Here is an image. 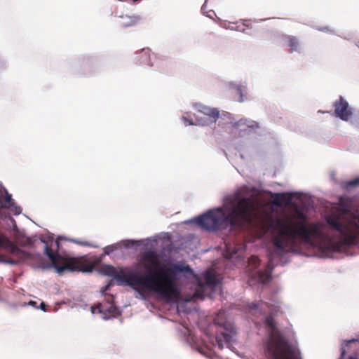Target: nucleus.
<instances>
[{"label": "nucleus", "mask_w": 359, "mask_h": 359, "mask_svg": "<svg viewBox=\"0 0 359 359\" xmlns=\"http://www.w3.org/2000/svg\"><path fill=\"white\" fill-rule=\"evenodd\" d=\"M142 260L154 267L151 269L146 265L144 268L148 273L144 275L130 269L118 270L112 266H106L102 269V272L138 292H152L168 301L177 298L179 292L175 285L177 272L188 271L189 267L177 265L173 267L163 266L158 255L152 250L145 252Z\"/></svg>", "instance_id": "obj_1"}, {"label": "nucleus", "mask_w": 359, "mask_h": 359, "mask_svg": "<svg viewBox=\"0 0 359 359\" xmlns=\"http://www.w3.org/2000/svg\"><path fill=\"white\" fill-rule=\"evenodd\" d=\"M274 229L276 234L272 238L273 249L269 252L267 271L258 272L259 278L263 283L269 280L271 278L274 268V257H280L287 251L293 250L297 247V241L310 243L313 238L322 236L320 224L309 222L306 215L302 211H297V215L276 219Z\"/></svg>", "instance_id": "obj_2"}, {"label": "nucleus", "mask_w": 359, "mask_h": 359, "mask_svg": "<svg viewBox=\"0 0 359 359\" xmlns=\"http://www.w3.org/2000/svg\"><path fill=\"white\" fill-rule=\"evenodd\" d=\"M259 203L254 196L243 197L234 201L226 208L208 210L194 219L200 227L207 231H217L230 227L233 230H244L257 219Z\"/></svg>", "instance_id": "obj_3"}, {"label": "nucleus", "mask_w": 359, "mask_h": 359, "mask_svg": "<svg viewBox=\"0 0 359 359\" xmlns=\"http://www.w3.org/2000/svg\"><path fill=\"white\" fill-rule=\"evenodd\" d=\"M326 222L341 235V239L334 242L332 248L339 252L344 246L355 245L359 241V216L351 215L343 218L341 215H332L326 217Z\"/></svg>", "instance_id": "obj_4"}, {"label": "nucleus", "mask_w": 359, "mask_h": 359, "mask_svg": "<svg viewBox=\"0 0 359 359\" xmlns=\"http://www.w3.org/2000/svg\"><path fill=\"white\" fill-rule=\"evenodd\" d=\"M264 324L271 330L266 346L269 359H302L299 351L276 330V321L272 316H266Z\"/></svg>", "instance_id": "obj_5"}, {"label": "nucleus", "mask_w": 359, "mask_h": 359, "mask_svg": "<svg viewBox=\"0 0 359 359\" xmlns=\"http://www.w3.org/2000/svg\"><path fill=\"white\" fill-rule=\"evenodd\" d=\"M44 252L60 274L65 271L91 272L100 262L97 259L90 260L83 257H62L58 252H54L47 244Z\"/></svg>", "instance_id": "obj_6"}, {"label": "nucleus", "mask_w": 359, "mask_h": 359, "mask_svg": "<svg viewBox=\"0 0 359 359\" xmlns=\"http://www.w3.org/2000/svg\"><path fill=\"white\" fill-rule=\"evenodd\" d=\"M334 114L336 116L341 120L348 121L353 116V111L349 107L348 102L342 97L336 100L334 103Z\"/></svg>", "instance_id": "obj_7"}, {"label": "nucleus", "mask_w": 359, "mask_h": 359, "mask_svg": "<svg viewBox=\"0 0 359 359\" xmlns=\"http://www.w3.org/2000/svg\"><path fill=\"white\" fill-rule=\"evenodd\" d=\"M0 248L9 250L13 255L16 256L25 255V252L12 243L6 236L0 234Z\"/></svg>", "instance_id": "obj_8"}, {"label": "nucleus", "mask_w": 359, "mask_h": 359, "mask_svg": "<svg viewBox=\"0 0 359 359\" xmlns=\"http://www.w3.org/2000/svg\"><path fill=\"white\" fill-rule=\"evenodd\" d=\"M140 21L141 18L139 16L125 15L121 16V20L118 22V25L121 27L127 28L137 25Z\"/></svg>", "instance_id": "obj_9"}, {"label": "nucleus", "mask_w": 359, "mask_h": 359, "mask_svg": "<svg viewBox=\"0 0 359 359\" xmlns=\"http://www.w3.org/2000/svg\"><path fill=\"white\" fill-rule=\"evenodd\" d=\"M204 283L199 282L198 285L200 287H203L205 285L214 287L217 285L218 282L215 274L210 271H206L203 276Z\"/></svg>", "instance_id": "obj_10"}, {"label": "nucleus", "mask_w": 359, "mask_h": 359, "mask_svg": "<svg viewBox=\"0 0 359 359\" xmlns=\"http://www.w3.org/2000/svg\"><path fill=\"white\" fill-rule=\"evenodd\" d=\"M199 111L208 116L212 123H215L219 117V111L216 108H210L207 106H201Z\"/></svg>", "instance_id": "obj_11"}, {"label": "nucleus", "mask_w": 359, "mask_h": 359, "mask_svg": "<svg viewBox=\"0 0 359 359\" xmlns=\"http://www.w3.org/2000/svg\"><path fill=\"white\" fill-rule=\"evenodd\" d=\"M137 63L139 65H150V50L149 48H142L137 56Z\"/></svg>", "instance_id": "obj_12"}, {"label": "nucleus", "mask_w": 359, "mask_h": 359, "mask_svg": "<svg viewBox=\"0 0 359 359\" xmlns=\"http://www.w3.org/2000/svg\"><path fill=\"white\" fill-rule=\"evenodd\" d=\"M285 41L287 43V46L290 47V53L298 50L299 43V39L296 36H286L285 37Z\"/></svg>", "instance_id": "obj_13"}, {"label": "nucleus", "mask_w": 359, "mask_h": 359, "mask_svg": "<svg viewBox=\"0 0 359 359\" xmlns=\"http://www.w3.org/2000/svg\"><path fill=\"white\" fill-rule=\"evenodd\" d=\"M242 126H246L251 130H256L259 128V123L249 119L242 118L235 123L236 127H241Z\"/></svg>", "instance_id": "obj_14"}, {"label": "nucleus", "mask_w": 359, "mask_h": 359, "mask_svg": "<svg viewBox=\"0 0 359 359\" xmlns=\"http://www.w3.org/2000/svg\"><path fill=\"white\" fill-rule=\"evenodd\" d=\"M3 201H4V204H5L4 206L6 208H10L14 204V202L12 199L11 195L9 194L6 190H5L4 191V193L2 192L0 194V204L1 205L3 202Z\"/></svg>", "instance_id": "obj_15"}, {"label": "nucleus", "mask_w": 359, "mask_h": 359, "mask_svg": "<svg viewBox=\"0 0 359 359\" xmlns=\"http://www.w3.org/2000/svg\"><path fill=\"white\" fill-rule=\"evenodd\" d=\"M259 307H260L259 304L256 302H252L248 305V311L252 315L262 313V310L260 309Z\"/></svg>", "instance_id": "obj_16"}, {"label": "nucleus", "mask_w": 359, "mask_h": 359, "mask_svg": "<svg viewBox=\"0 0 359 359\" xmlns=\"http://www.w3.org/2000/svg\"><path fill=\"white\" fill-rule=\"evenodd\" d=\"M223 318H224V312L219 311L218 313V314L217 315V316L215 318V320H214L215 323L219 326L226 327V322L224 321V320Z\"/></svg>", "instance_id": "obj_17"}, {"label": "nucleus", "mask_w": 359, "mask_h": 359, "mask_svg": "<svg viewBox=\"0 0 359 359\" xmlns=\"http://www.w3.org/2000/svg\"><path fill=\"white\" fill-rule=\"evenodd\" d=\"M359 187V177L352 180L346 182L344 185V188L346 190H351L353 188Z\"/></svg>", "instance_id": "obj_18"}, {"label": "nucleus", "mask_w": 359, "mask_h": 359, "mask_svg": "<svg viewBox=\"0 0 359 359\" xmlns=\"http://www.w3.org/2000/svg\"><path fill=\"white\" fill-rule=\"evenodd\" d=\"M249 27V22L248 20H245L243 22H241L238 25H237L235 29L239 32H245L246 30V27Z\"/></svg>", "instance_id": "obj_19"}, {"label": "nucleus", "mask_w": 359, "mask_h": 359, "mask_svg": "<svg viewBox=\"0 0 359 359\" xmlns=\"http://www.w3.org/2000/svg\"><path fill=\"white\" fill-rule=\"evenodd\" d=\"M236 91L239 95V102H243L244 101V90L241 86H236Z\"/></svg>", "instance_id": "obj_20"}, {"label": "nucleus", "mask_w": 359, "mask_h": 359, "mask_svg": "<svg viewBox=\"0 0 359 359\" xmlns=\"http://www.w3.org/2000/svg\"><path fill=\"white\" fill-rule=\"evenodd\" d=\"M117 249V247L114 245H107L104 248V252L105 255H110L111 252L115 251Z\"/></svg>", "instance_id": "obj_21"}, {"label": "nucleus", "mask_w": 359, "mask_h": 359, "mask_svg": "<svg viewBox=\"0 0 359 359\" xmlns=\"http://www.w3.org/2000/svg\"><path fill=\"white\" fill-rule=\"evenodd\" d=\"M338 359H358L355 355H351L346 358V350L344 347L341 348V355Z\"/></svg>", "instance_id": "obj_22"}, {"label": "nucleus", "mask_w": 359, "mask_h": 359, "mask_svg": "<svg viewBox=\"0 0 359 359\" xmlns=\"http://www.w3.org/2000/svg\"><path fill=\"white\" fill-rule=\"evenodd\" d=\"M284 199H285L284 194H277V196H276V198L274 199L273 203L276 205H280L281 203V201H283Z\"/></svg>", "instance_id": "obj_23"}, {"label": "nucleus", "mask_w": 359, "mask_h": 359, "mask_svg": "<svg viewBox=\"0 0 359 359\" xmlns=\"http://www.w3.org/2000/svg\"><path fill=\"white\" fill-rule=\"evenodd\" d=\"M236 253V251L233 250L232 252H230L229 255H228L229 254V248H227L226 252V256L227 258L229 259L231 257H233V255H235Z\"/></svg>", "instance_id": "obj_24"}, {"label": "nucleus", "mask_w": 359, "mask_h": 359, "mask_svg": "<svg viewBox=\"0 0 359 359\" xmlns=\"http://www.w3.org/2000/svg\"><path fill=\"white\" fill-rule=\"evenodd\" d=\"M33 244V240L31 238H26V241L24 243L25 245H32Z\"/></svg>", "instance_id": "obj_25"}, {"label": "nucleus", "mask_w": 359, "mask_h": 359, "mask_svg": "<svg viewBox=\"0 0 359 359\" xmlns=\"http://www.w3.org/2000/svg\"><path fill=\"white\" fill-rule=\"evenodd\" d=\"M75 243H79V244H80L81 245H83V246H90V244L88 242H87V241H82V242H81V241H75Z\"/></svg>", "instance_id": "obj_26"}, {"label": "nucleus", "mask_w": 359, "mask_h": 359, "mask_svg": "<svg viewBox=\"0 0 359 359\" xmlns=\"http://www.w3.org/2000/svg\"><path fill=\"white\" fill-rule=\"evenodd\" d=\"M217 345L219 346V348L220 349H222L224 348V346H223V343L222 341H221V339H217Z\"/></svg>", "instance_id": "obj_27"}, {"label": "nucleus", "mask_w": 359, "mask_h": 359, "mask_svg": "<svg viewBox=\"0 0 359 359\" xmlns=\"http://www.w3.org/2000/svg\"><path fill=\"white\" fill-rule=\"evenodd\" d=\"M40 309L43 311H46V304H44V302H41L40 304Z\"/></svg>", "instance_id": "obj_28"}, {"label": "nucleus", "mask_w": 359, "mask_h": 359, "mask_svg": "<svg viewBox=\"0 0 359 359\" xmlns=\"http://www.w3.org/2000/svg\"><path fill=\"white\" fill-rule=\"evenodd\" d=\"M28 304L36 307V302L34 301H30Z\"/></svg>", "instance_id": "obj_29"}, {"label": "nucleus", "mask_w": 359, "mask_h": 359, "mask_svg": "<svg viewBox=\"0 0 359 359\" xmlns=\"http://www.w3.org/2000/svg\"><path fill=\"white\" fill-rule=\"evenodd\" d=\"M194 296H195L196 297H201V294H200V293H199L198 290H196V292H195Z\"/></svg>", "instance_id": "obj_30"}, {"label": "nucleus", "mask_w": 359, "mask_h": 359, "mask_svg": "<svg viewBox=\"0 0 359 359\" xmlns=\"http://www.w3.org/2000/svg\"><path fill=\"white\" fill-rule=\"evenodd\" d=\"M224 338L226 340V341H229V335L224 334Z\"/></svg>", "instance_id": "obj_31"}, {"label": "nucleus", "mask_w": 359, "mask_h": 359, "mask_svg": "<svg viewBox=\"0 0 359 359\" xmlns=\"http://www.w3.org/2000/svg\"><path fill=\"white\" fill-rule=\"evenodd\" d=\"M355 341H357L356 339H352V340L347 341L346 343H347V345H348V344L353 343V342H355Z\"/></svg>", "instance_id": "obj_32"}, {"label": "nucleus", "mask_w": 359, "mask_h": 359, "mask_svg": "<svg viewBox=\"0 0 359 359\" xmlns=\"http://www.w3.org/2000/svg\"><path fill=\"white\" fill-rule=\"evenodd\" d=\"M250 260H251V261H252V260H254V261H255V260H258V258H257V257H254V256H252V257L250 258Z\"/></svg>", "instance_id": "obj_33"}, {"label": "nucleus", "mask_w": 359, "mask_h": 359, "mask_svg": "<svg viewBox=\"0 0 359 359\" xmlns=\"http://www.w3.org/2000/svg\"><path fill=\"white\" fill-rule=\"evenodd\" d=\"M341 211H342V213L344 215H346L347 213V210L346 209H343V210H341Z\"/></svg>", "instance_id": "obj_34"}, {"label": "nucleus", "mask_w": 359, "mask_h": 359, "mask_svg": "<svg viewBox=\"0 0 359 359\" xmlns=\"http://www.w3.org/2000/svg\"><path fill=\"white\" fill-rule=\"evenodd\" d=\"M112 310L114 311V309H113L112 307H111V308L108 310L109 313H111V311H112Z\"/></svg>", "instance_id": "obj_35"}]
</instances>
